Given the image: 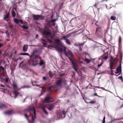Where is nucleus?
Masks as SVG:
<instances>
[{"label":"nucleus","instance_id":"obj_6","mask_svg":"<svg viewBox=\"0 0 123 123\" xmlns=\"http://www.w3.org/2000/svg\"><path fill=\"white\" fill-rule=\"evenodd\" d=\"M46 106V107L50 111L53 108L54 105L53 104H49L46 105H44Z\"/></svg>","mask_w":123,"mask_h":123},{"label":"nucleus","instance_id":"obj_61","mask_svg":"<svg viewBox=\"0 0 123 123\" xmlns=\"http://www.w3.org/2000/svg\"><path fill=\"white\" fill-rule=\"evenodd\" d=\"M79 63H80V64H82L83 63V62H82L80 61L79 62Z\"/></svg>","mask_w":123,"mask_h":123},{"label":"nucleus","instance_id":"obj_22","mask_svg":"<svg viewBox=\"0 0 123 123\" xmlns=\"http://www.w3.org/2000/svg\"><path fill=\"white\" fill-rule=\"evenodd\" d=\"M66 115V112L64 110H63L61 114V117L63 118L65 117Z\"/></svg>","mask_w":123,"mask_h":123},{"label":"nucleus","instance_id":"obj_24","mask_svg":"<svg viewBox=\"0 0 123 123\" xmlns=\"http://www.w3.org/2000/svg\"><path fill=\"white\" fill-rule=\"evenodd\" d=\"M37 52V51L36 50L33 51V52L31 53V55L30 56H29L30 57V59H31V57L33 56L34 57V55L35 54H36Z\"/></svg>","mask_w":123,"mask_h":123},{"label":"nucleus","instance_id":"obj_1","mask_svg":"<svg viewBox=\"0 0 123 123\" xmlns=\"http://www.w3.org/2000/svg\"><path fill=\"white\" fill-rule=\"evenodd\" d=\"M67 52L68 54L70 56V57H69L68 56L67 57H68L69 60L71 62L73 68L76 72L78 73L77 68L78 64L77 63V61L74 57L73 54L71 51L68 50Z\"/></svg>","mask_w":123,"mask_h":123},{"label":"nucleus","instance_id":"obj_55","mask_svg":"<svg viewBox=\"0 0 123 123\" xmlns=\"http://www.w3.org/2000/svg\"><path fill=\"white\" fill-rule=\"evenodd\" d=\"M55 23H53L52 24V25L53 26H55Z\"/></svg>","mask_w":123,"mask_h":123},{"label":"nucleus","instance_id":"obj_18","mask_svg":"<svg viewBox=\"0 0 123 123\" xmlns=\"http://www.w3.org/2000/svg\"><path fill=\"white\" fill-rule=\"evenodd\" d=\"M7 105L4 103H2L0 105V109H1L6 108Z\"/></svg>","mask_w":123,"mask_h":123},{"label":"nucleus","instance_id":"obj_15","mask_svg":"<svg viewBox=\"0 0 123 123\" xmlns=\"http://www.w3.org/2000/svg\"><path fill=\"white\" fill-rule=\"evenodd\" d=\"M102 33V30L101 29H99L98 30H97V29L95 32V34L97 36H100Z\"/></svg>","mask_w":123,"mask_h":123},{"label":"nucleus","instance_id":"obj_42","mask_svg":"<svg viewBox=\"0 0 123 123\" xmlns=\"http://www.w3.org/2000/svg\"><path fill=\"white\" fill-rule=\"evenodd\" d=\"M22 26L23 28L24 29H28V27L26 26H25V25H23Z\"/></svg>","mask_w":123,"mask_h":123},{"label":"nucleus","instance_id":"obj_58","mask_svg":"<svg viewBox=\"0 0 123 123\" xmlns=\"http://www.w3.org/2000/svg\"><path fill=\"white\" fill-rule=\"evenodd\" d=\"M105 120H103L102 123H105Z\"/></svg>","mask_w":123,"mask_h":123},{"label":"nucleus","instance_id":"obj_47","mask_svg":"<svg viewBox=\"0 0 123 123\" xmlns=\"http://www.w3.org/2000/svg\"><path fill=\"white\" fill-rule=\"evenodd\" d=\"M46 42H47L46 41V42L42 43V44L44 46H46L47 45Z\"/></svg>","mask_w":123,"mask_h":123},{"label":"nucleus","instance_id":"obj_16","mask_svg":"<svg viewBox=\"0 0 123 123\" xmlns=\"http://www.w3.org/2000/svg\"><path fill=\"white\" fill-rule=\"evenodd\" d=\"M27 63L29 64V66H34L33 60L32 59H30L28 60Z\"/></svg>","mask_w":123,"mask_h":123},{"label":"nucleus","instance_id":"obj_56","mask_svg":"<svg viewBox=\"0 0 123 123\" xmlns=\"http://www.w3.org/2000/svg\"><path fill=\"white\" fill-rule=\"evenodd\" d=\"M123 107V105H121V106H120V107H119V108L120 109H121V108H122Z\"/></svg>","mask_w":123,"mask_h":123},{"label":"nucleus","instance_id":"obj_25","mask_svg":"<svg viewBox=\"0 0 123 123\" xmlns=\"http://www.w3.org/2000/svg\"><path fill=\"white\" fill-rule=\"evenodd\" d=\"M98 23V22H97L95 23V25H96L97 27V30H98L99 29H101L102 28V27L101 26H100V25H98L97 24Z\"/></svg>","mask_w":123,"mask_h":123},{"label":"nucleus","instance_id":"obj_40","mask_svg":"<svg viewBox=\"0 0 123 123\" xmlns=\"http://www.w3.org/2000/svg\"><path fill=\"white\" fill-rule=\"evenodd\" d=\"M47 41L50 43H51L53 42V41L51 39H47Z\"/></svg>","mask_w":123,"mask_h":123},{"label":"nucleus","instance_id":"obj_28","mask_svg":"<svg viewBox=\"0 0 123 123\" xmlns=\"http://www.w3.org/2000/svg\"><path fill=\"white\" fill-rule=\"evenodd\" d=\"M40 59V66L44 64V62L43 60L41 58Z\"/></svg>","mask_w":123,"mask_h":123},{"label":"nucleus","instance_id":"obj_46","mask_svg":"<svg viewBox=\"0 0 123 123\" xmlns=\"http://www.w3.org/2000/svg\"><path fill=\"white\" fill-rule=\"evenodd\" d=\"M25 117L28 120H29V119L28 118V117H27V114H25L24 115Z\"/></svg>","mask_w":123,"mask_h":123},{"label":"nucleus","instance_id":"obj_5","mask_svg":"<svg viewBox=\"0 0 123 123\" xmlns=\"http://www.w3.org/2000/svg\"><path fill=\"white\" fill-rule=\"evenodd\" d=\"M53 101V98L52 97L49 96V95H47L45 98L44 99L45 102L47 103L52 102Z\"/></svg>","mask_w":123,"mask_h":123},{"label":"nucleus","instance_id":"obj_4","mask_svg":"<svg viewBox=\"0 0 123 123\" xmlns=\"http://www.w3.org/2000/svg\"><path fill=\"white\" fill-rule=\"evenodd\" d=\"M32 17L33 19L34 20H40L42 19H43L44 18V17L39 15H33Z\"/></svg>","mask_w":123,"mask_h":123},{"label":"nucleus","instance_id":"obj_23","mask_svg":"<svg viewBox=\"0 0 123 123\" xmlns=\"http://www.w3.org/2000/svg\"><path fill=\"white\" fill-rule=\"evenodd\" d=\"M12 86L14 89V91H15L17 89H18V86L16 83H14L13 84Z\"/></svg>","mask_w":123,"mask_h":123},{"label":"nucleus","instance_id":"obj_26","mask_svg":"<svg viewBox=\"0 0 123 123\" xmlns=\"http://www.w3.org/2000/svg\"><path fill=\"white\" fill-rule=\"evenodd\" d=\"M33 60V64L34 66L36 65L37 64V63L38 62V61L37 60V59H34Z\"/></svg>","mask_w":123,"mask_h":123},{"label":"nucleus","instance_id":"obj_27","mask_svg":"<svg viewBox=\"0 0 123 123\" xmlns=\"http://www.w3.org/2000/svg\"><path fill=\"white\" fill-rule=\"evenodd\" d=\"M9 15V13L6 14L5 16L4 17V19L5 20L8 21V20L6 19L8 18Z\"/></svg>","mask_w":123,"mask_h":123},{"label":"nucleus","instance_id":"obj_60","mask_svg":"<svg viewBox=\"0 0 123 123\" xmlns=\"http://www.w3.org/2000/svg\"><path fill=\"white\" fill-rule=\"evenodd\" d=\"M97 6V5L96 4H95L94 6H93L94 7H96Z\"/></svg>","mask_w":123,"mask_h":123},{"label":"nucleus","instance_id":"obj_64","mask_svg":"<svg viewBox=\"0 0 123 123\" xmlns=\"http://www.w3.org/2000/svg\"><path fill=\"white\" fill-rule=\"evenodd\" d=\"M123 119V118H120V119H117V120H120V119Z\"/></svg>","mask_w":123,"mask_h":123},{"label":"nucleus","instance_id":"obj_2","mask_svg":"<svg viewBox=\"0 0 123 123\" xmlns=\"http://www.w3.org/2000/svg\"><path fill=\"white\" fill-rule=\"evenodd\" d=\"M48 31L46 30L43 31V34L46 36L47 38L48 37V36L49 35L50 36V38L53 40L57 44H60L61 42V41L59 39H55V37L54 34H51V32L50 31H49V29H47Z\"/></svg>","mask_w":123,"mask_h":123},{"label":"nucleus","instance_id":"obj_11","mask_svg":"<svg viewBox=\"0 0 123 123\" xmlns=\"http://www.w3.org/2000/svg\"><path fill=\"white\" fill-rule=\"evenodd\" d=\"M14 22L16 24H23V21L20 19H18L15 18L14 19Z\"/></svg>","mask_w":123,"mask_h":123},{"label":"nucleus","instance_id":"obj_54","mask_svg":"<svg viewBox=\"0 0 123 123\" xmlns=\"http://www.w3.org/2000/svg\"><path fill=\"white\" fill-rule=\"evenodd\" d=\"M3 46V44L0 43V47H1Z\"/></svg>","mask_w":123,"mask_h":123},{"label":"nucleus","instance_id":"obj_63","mask_svg":"<svg viewBox=\"0 0 123 123\" xmlns=\"http://www.w3.org/2000/svg\"><path fill=\"white\" fill-rule=\"evenodd\" d=\"M79 46H82V44H79Z\"/></svg>","mask_w":123,"mask_h":123},{"label":"nucleus","instance_id":"obj_38","mask_svg":"<svg viewBox=\"0 0 123 123\" xmlns=\"http://www.w3.org/2000/svg\"><path fill=\"white\" fill-rule=\"evenodd\" d=\"M103 63H104V62L103 61H101V64H98V67H99L100 66H101L102 65V64Z\"/></svg>","mask_w":123,"mask_h":123},{"label":"nucleus","instance_id":"obj_30","mask_svg":"<svg viewBox=\"0 0 123 123\" xmlns=\"http://www.w3.org/2000/svg\"><path fill=\"white\" fill-rule=\"evenodd\" d=\"M121 37L120 36H119L118 39V43L119 45H120L121 43Z\"/></svg>","mask_w":123,"mask_h":123},{"label":"nucleus","instance_id":"obj_53","mask_svg":"<svg viewBox=\"0 0 123 123\" xmlns=\"http://www.w3.org/2000/svg\"><path fill=\"white\" fill-rule=\"evenodd\" d=\"M0 86H1V87H5V86L3 85H0Z\"/></svg>","mask_w":123,"mask_h":123},{"label":"nucleus","instance_id":"obj_10","mask_svg":"<svg viewBox=\"0 0 123 123\" xmlns=\"http://www.w3.org/2000/svg\"><path fill=\"white\" fill-rule=\"evenodd\" d=\"M108 53L107 52L105 53L101 56L102 59L106 60L108 58Z\"/></svg>","mask_w":123,"mask_h":123},{"label":"nucleus","instance_id":"obj_52","mask_svg":"<svg viewBox=\"0 0 123 123\" xmlns=\"http://www.w3.org/2000/svg\"><path fill=\"white\" fill-rule=\"evenodd\" d=\"M43 80H46L47 79L46 77H43Z\"/></svg>","mask_w":123,"mask_h":123},{"label":"nucleus","instance_id":"obj_3","mask_svg":"<svg viewBox=\"0 0 123 123\" xmlns=\"http://www.w3.org/2000/svg\"><path fill=\"white\" fill-rule=\"evenodd\" d=\"M25 111H30V113L31 114V113L33 112V114L31 115V116L32 117L31 121L33 122H34V118H35L36 117V111L35 108L34 107H30L29 108H27L25 110Z\"/></svg>","mask_w":123,"mask_h":123},{"label":"nucleus","instance_id":"obj_14","mask_svg":"<svg viewBox=\"0 0 123 123\" xmlns=\"http://www.w3.org/2000/svg\"><path fill=\"white\" fill-rule=\"evenodd\" d=\"M46 108V106L44 105H42L41 106V108L43 111L46 115H47L48 114V113L46 110L45 109Z\"/></svg>","mask_w":123,"mask_h":123},{"label":"nucleus","instance_id":"obj_19","mask_svg":"<svg viewBox=\"0 0 123 123\" xmlns=\"http://www.w3.org/2000/svg\"><path fill=\"white\" fill-rule=\"evenodd\" d=\"M28 45H25L23 47V51L24 52L26 51L28 49Z\"/></svg>","mask_w":123,"mask_h":123},{"label":"nucleus","instance_id":"obj_45","mask_svg":"<svg viewBox=\"0 0 123 123\" xmlns=\"http://www.w3.org/2000/svg\"><path fill=\"white\" fill-rule=\"evenodd\" d=\"M111 69V74L113 75V71L112 70V69Z\"/></svg>","mask_w":123,"mask_h":123},{"label":"nucleus","instance_id":"obj_36","mask_svg":"<svg viewBox=\"0 0 123 123\" xmlns=\"http://www.w3.org/2000/svg\"><path fill=\"white\" fill-rule=\"evenodd\" d=\"M85 61L87 63H89L90 62V60L87 59H85Z\"/></svg>","mask_w":123,"mask_h":123},{"label":"nucleus","instance_id":"obj_41","mask_svg":"<svg viewBox=\"0 0 123 123\" xmlns=\"http://www.w3.org/2000/svg\"><path fill=\"white\" fill-rule=\"evenodd\" d=\"M56 20L55 19H54L53 20H51L50 21V22H52L53 23H55V22L56 21Z\"/></svg>","mask_w":123,"mask_h":123},{"label":"nucleus","instance_id":"obj_33","mask_svg":"<svg viewBox=\"0 0 123 123\" xmlns=\"http://www.w3.org/2000/svg\"><path fill=\"white\" fill-rule=\"evenodd\" d=\"M116 18V17L114 16H111V19L112 20H115Z\"/></svg>","mask_w":123,"mask_h":123},{"label":"nucleus","instance_id":"obj_8","mask_svg":"<svg viewBox=\"0 0 123 123\" xmlns=\"http://www.w3.org/2000/svg\"><path fill=\"white\" fill-rule=\"evenodd\" d=\"M115 60H113L112 59L111 60H110V69H114L115 67L114 64Z\"/></svg>","mask_w":123,"mask_h":123},{"label":"nucleus","instance_id":"obj_31","mask_svg":"<svg viewBox=\"0 0 123 123\" xmlns=\"http://www.w3.org/2000/svg\"><path fill=\"white\" fill-rule=\"evenodd\" d=\"M20 55H29V54L26 53H20Z\"/></svg>","mask_w":123,"mask_h":123},{"label":"nucleus","instance_id":"obj_17","mask_svg":"<svg viewBox=\"0 0 123 123\" xmlns=\"http://www.w3.org/2000/svg\"><path fill=\"white\" fill-rule=\"evenodd\" d=\"M21 89L22 88H21V87L19 88H18V89H17L15 91H14L13 92L14 93V94L15 96L16 97H17L18 94V91Z\"/></svg>","mask_w":123,"mask_h":123},{"label":"nucleus","instance_id":"obj_32","mask_svg":"<svg viewBox=\"0 0 123 123\" xmlns=\"http://www.w3.org/2000/svg\"><path fill=\"white\" fill-rule=\"evenodd\" d=\"M12 15L14 17L15 16V13L14 10H13L12 12Z\"/></svg>","mask_w":123,"mask_h":123},{"label":"nucleus","instance_id":"obj_48","mask_svg":"<svg viewBox=\"0 0 123 123\" xmlns=\"http://www.w3.org/2000/svg\"><path fill=\"white\" fill-rule=\"evenodd\" d=\"M22 59V58L21 57H19L18 58H17V59H16V62H17V61L18 60H20L21 59Z\"/></svg>","mask_w":123,"mask_h":123},{"label":"nucleus","instance_id":"obj_9","mask_svg":"<svg viewBox=\"0 0 123 123\" xmlns=\"http://www.w3.org/2000/svg\"><path fill=\"white\" fill-rule=\"evenodd\" d=\"M63 39L66 42V43L69 45H70L71 44V43L70 41L67 38V36H63L61 38V39L62 40Z\"/></svg>","mask_w":123,"mask_h":123},{"label":"nucleus","instance_id":"obj_7","mask_svg":"<svg viewBox=\"0 0 123 123\" xmlns=\"http://www.w3.org/2000/svg\"><path fill=\"white\" fill-rule=\"evenodd\" d=\"M121 61L120 62L119 66L117 68V72H115V73L116 74L119 73V74H120L121 73Z\"/></svg>","mask_w":123,"mask_h":123},{"label":"nucleus","instance_id":"obj_51","mask_svg":"<svg viewBox=\"0 0 123 123\" xmlns=\"http://www.w3.org/2000/svg\"><path fill=\"white\" fill-rule=\"evenodd\" d=\"M41 40L42 42V43H43L45 42H46V41L44 39H42Z\"/></svg>","mask_w":123,"mask_h":123},{"label":"nucleus","instance_id":"obj_37","mask_svg":"<svg viewBox=\"0 0 123 123\" xmlns=\"http://www.w3.org/2000/svg\"><path fill=\"white\" fill-rule=\"evenodd\" d=\"M30 86H22L21 87V88H22V89H23V88H30Z\"/></svg>","mask_w":123,"mask_h":123},{"label":"nucleus","instance_id":"obj_29","mask_svg":"<svg viewBox=\"0 0 123 123\" xmlns=\"http://www.w3.org/2000/svg\"><path fill=\"white\" fill-rule=\"evenodd\" d=\"M64 48V54L65 56H68V55L66 51V47H65Z\"/></svg>","mask_w":123,"mask_h":123},{"label":"nucleus","instance_id":"obj_43","mask_svg":"<svg viewBox=\"0 0 123 123\" xmlns=\"http://www.w3.org/2000/svg\"><path fill=\"white\" fill-rule=\"evenodd\" d=\"M6 34L7 37H8L9 36V33L8 32V31L7 30L6 32Z\"/></svg>","mask_w":123,"mask_h":123},{"label":"nucleus","instance_id":"obj_35","mask_svg":"<svg viewBox=\"0 0 123 123\" xmlns=\"http://www.w3.org/2000/svg\"><path fill=\"white\" fill-rule=\"evenodd\" d=\"M23 62H24L23 61L20 63L19 65V67H22L24 66V65L23 64Z\"/></svg>","mask_w":123,"mask_h":123},{"label":"nucleus","instance_id":"obj_50","mask_svg":"<svg viewBox=\"0 0 123 123\" xmlns=\"http://www.w3.org/2000/svg\"><path fill=\"white\" fill-rule=\"evenodd\" d=\"M8 78H6L5 80V82L6 83H7L8 82Z\"/></svg>","mask_w":123,"mask_h":123},{"label":"nucleus","instance_id":"obj_39","mask_svg":"<svg viewBox=\"0 0 123 123\" xmlns=\"http://www.w3.org/2000/svg\"><path fill=\"white\" fill-rule=\"evenodd\" d=\"M58 51L59 52H62V51L63 49H62L59 48L57 49Z\"/></svg>","mask_w":123,"mask_h":123},{"label":"nucleus","instance_id":"obj_20","mask_svg":"<svg viewBox=\"0 0 123 123\" xmlns=\"http://www.w3.org/2000/svg\"><path fill=\"white\" fill-rule=\"evenodd\" d=\"M88 100V99L87 98V99H86V100L85 101L86 103H89L90 104H95L96 103V101L95 100H93L89 102H88V101H87V100Z\"/></svg>","mask_w":123,"mask_h":123},{"label":"nucleus","instance_id":"obj_49","mask_svg":"<svg viewBox=\"0 0 123 123\" xmlns=\"http://www.w3.org/2000/svg\"><path fill=\"white\" fill-rule=\"evenodd\" d=\"M52 87V86H50L48 88V90H50Z\"/></svg>","mask_w":123,"mask_h":123},{"label":"nucleus","instance_id":"obj_59","mask_svg":"<svg viewBox=\"0 0 123 123\" xmlns=\"http://www.w3.org/2000/svg\"><path fill=\"white\" fill-rule=\"evenodd\" d=\"M94 95L95 96H98L97 95V94L96 93H94Z\"/></svg>","mask_w":123,"mask_h":123},{"label":"nucleus","instance_id":"obj_21","mask_svg":"<svg viewBox=\"0 0 123 123\" xmlns=\"http://www.w3.org/2000/svg\"><path fill=\"white\" fill-rule=\"evenodd\" d=\"M33 58L35 59H37V58H39L40 59H41V58L39 56V55L38 54L37 55L35 54L34 55Z\"/></svg>","mask_w":123,"mask_h":123},{"label":"nucleus","instance_id":"obj_34","mask_svg":"<svg viewBox=\"0 0 123 123\" xmlns=\"http://www.w3.org/2000/svg\"><path fill=\"white\" fill-rule=\"evenodd\" d=\"M49 76L50 77L52 78L53 77V74H52L51 71H49Z\"/></svg>","mask_w":123,"mask_h":123},{"label":"nucleus","instance_id":"obj_12","mask_svg":"<svg viewBox=\"0 0 123 123\" xmlns=\"http://www.w3.org/2000/svg\"><path fill=\"white\" fill-rule=\"evenodd\" d=\"M59 79L57 80L56 84L58 86H62V80L61 78H59Z\"/></svg>","mask_w":123,"mask_h":123},{"label":"nucleus","instance_id":"obj_62","mask_svg":"<svg viewBox=\"0 0 123 123\" xmlns=\"http://www.w3.org/2000/svg\"><path fill=\"white\" fill-rule=\"evenodd\" d=\"M103 120H105V117H104L103 118Z\"/></svg>","mask_w":123,"mask_h":123},{"label":"nucleus","instance_id":"obj_57","mask_svg":"<svg viewBox=\"0 0 123 123\" xmlns=\"http://www.w3.org/2000/svg\"><path fill=\"white\" fill-rule=\"evenodd\" d=\"M38 37V35H36V38H37Z\"/></svg>","mask_w":123,"mask_h":123},{"label":"nucleus","instance_id":"obj_44","mask_svg":"<svg viewBox=\"0 0 123 123\" xmlns=\"http://www.w3.org/2000/svg\"><path fill=\"white\" fill-rule=\"evenodd\" d=\"M118 78L119 79L121 80L122 81H123V78H122V76H120L118 77Z\"/></svg>","mask_w":123,"mask_h":123},{"label":"nucleus","instance_id":"obj_13","mask_svg":"<svg viewBox=\"0 0 123 123\" xmlns=\"http://www.w3.org/2000/svg\"><path fill=\"white\" fill-rule=\"evenodd\" d=\"M13 113V111L12 110H9L8 111L4 112V114L6 115H10Z\"/></svg>","mask_w":123,"mask_h":123}]
</instances>
